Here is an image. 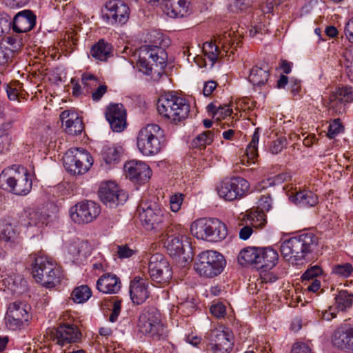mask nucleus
Returning a JSON list of instances; mask_svg holds the SVG:
<instances>
[{
	"label": "nucleus",
	"instance_id": "1",
	"mask_svg": "<svg viewBox=\"0 0 353 353\" xmlns=\"http://www.w3.org/2000/svg\"><path fill=\"white\" fill-rule=\"evenodd\" d=\"M318 247L317 236L312 232L306 231L284 241L280 250L287 261L298 263L312 257Z\"/></svg>",
	"mask_w": 353,
	"mask_h": 353
},
{
	"label": "nucleus",
	"instance_id": "2",
	"mask_svg": "<svg viewBox=\"0 0 353 353\" xmlns=\"http://www.w3.org/2000/svg\"><path fill=\"white\" fill-rule=\"evenodd\" d=\"M32 276L37 283L47 288H53L63 277L62 268L50 258L39 255L32 263Z\"/></svg>",
	"mask_w": 353,
	"mask_h": 353
},
{
	"label": "nucleus",
	"instance_id": "3",
	"mask_svg": "<svg viewBox=\"0 0 353 353\" xmlns=\"http://www.w3.org/2000/svg\"><path fill=\"white\" fill-rule=\"evenodd\" d=\"M157 110L161 117L176 124L188 118L190 105L184 98L168 92L159 99Z\"/></svg>",
	"mask_w": 353,
	"mask_h": 353
},
{
	"label": "nucleus",
	"instance_id": "4",
	"mask_svg": "<svg viewBox=\"0 0 353 353\" xmlns=\"http://www.w3.org/2000/svg\"><path fill=\"white\" fill-rule=\"evenodd\" d=\"M164 131L157 124H148L142 128L137 138L139 151L146 156L159 153L165 143Z\"/></svg>",
	"mask_w": 353,
	"mask_h": 353
},
{
	"label": "nucleus",
	"instance_id": "5",
	"mask_svg": "<svg viewBox=\"0 0 353 353\" xmlns=\"http://www.w3.org/2000/svg\"><path fill=\"white\" fill-rule=\"evenodd\" d=\"M192 235L199 239L219 242L228 235V229L224 223L218 219H200L193 222L190 227Z\"/></svg>",
	"mask_w": 353,
	"mask_h": 353
},
{
	"label": "nucleus",
	"instance_id": "6",
	"mask_svg": "<svg viewBox=\"0 0 353 353\" xmlns=\"http://www.w3.org/2000/svg\"><path fill=\"white\" fill-rule=\"evenodd\" d=\"M32 179L26 170L22 172L4 170L0 174L1 189L16 195H26L32 189Z\"/></svg>",
	"mask_w": 353,
	"mask_h": 353
},
{
	"label": "nucleus",
	"instance_id": "7",
	"mask_svg": "<svg viewBox=\"0 0 353 353\" xmlns=\"http://www.w3.org/2000/svg\"><path fill=\"white\" fill-rule=\"evenodd\" d=\"M139 212L142 225L147 230L163 232L170 225L166 223L168 214L155 202H141Z\"/></svg>",
	"mask_w": 353,
	"mask_h": 353
},
{
	"label": "nucleus",
	"instance_id": "8",
	"mask_svg": "<svg viewBox=\"0 0 353 353\" xmlns=\"http://www.w3.org/2000/svg\"><path fill=\"white\" fill-rule=\"evenodd\" d=\"M225 263V260L221 254L216 251L207 250L197 256L194 269L199 275L212 278L222 272Z\"/></svg>",
	"mask_w": 353,
	"mask_h": 353
},
{
	"label": "nucleus",
	"instance_id": "9",
	"mask_svg": "<svg viewBox=\"0 0 353 353\" xmlns=\"http://www.w3.org/2000/svg\"><path fill=\"white\" fill-rule=\"evenodd\" d=\"M65 170L73 175H81L87 172L93 164L90 153L81 148H72L63 157Z\"/></svg>",
	"mask_w": 353,
	"mask_h": 353
},
{
	"label": "nucleus",
	"instance_id": "10",
	"mask_svg": "<svg viewBox=\"0 0 353 353\" xmlns=\"http://www.w3.org/2000/svg\"><path fill=\"white\" fill-rule=\"evenodd\" d=\"M137 327L143 334L150 336L154 340H160L165 334V328L161 323L160 314L153 306L144 307L139 315Z\"/></svg>",
	"mask_w": 353,
	"mask_h": 353
},
{
	"label": "nucleus",
	"instance_id": "11",
	"mask_svg": "<svg viewBox=\"0 0 353 353\" xmlns=\"http://www.w3.org/2000/svg\"><path fill=\"white\" fill-rule=\"evenodd\" d=\"M164 246L168 254L174 258L184 254L185 246L189 247V242L184 234V230L178 224H170L161 232Z\"/></svg>",
	"mask_w": 353,
	"mask_h": 353
},
{
	"label": "nucleus",
	"instance_id": "12",
	"mask_svg": "<svg viewBox=\"0 0 353 353\" xmlns=\"http://www.w3.org/2000/svg\"><path fill=\"white\" fill-rule=\"evenodd\" d=\"M150 59L156 65L163 68L167 62V53L161 47L153 45L143 46L140 48L137 67L140 72L146 75L152 73V64L148 61Z\"/></svg>",
	"mask_w": 353,
	"mask_h": 353
},
{
	"label": "nucleus",
	"instance_id": "13",
	"mask_svg": "<svg viewBox=\"0 0 353 353\" xmlns=\"http://www.w3.org/2000/svg\"><path fill=\"white\" fill-rule=\"evenodd\" d=\"M250 183L245 179L236 176L223 181L218 187V194L225 201H232L244 197L249 192Z\"/></svg>",
	"mask_w": 353,
	"mask_h": 353
},
{
	"label": "nucleus",
	"instance_id": "14",
	"mask_svg": "<svg viewBox=\"0 0 353 353\" xmlns=\"http://www.w3.org/2000/svg\"><path fill=\"white\" fill-rule=\"evenodd\" d=\"M148 272L152 281L159 285L168 283L172 275L168 261L160 254H153L150 257Z\"/></svg>",
	"mask_w": 353,
	"mask_h": 353
},
{
	"label": "nucleus",
	"instance_id": "15",
	"mask_svg": "<svg viewBox=\"0 0 353 353\" xmlns=\"http://www.w3.org/2000/svg\"><path fill=\"white\" fill-rule=\"evenodd\" d=\"M100 206L92 201L77 203L70 210L71 219L76 223L84 224L93 221L100 214Z\"/></svg>",
	"mask_w": 353,
	"mask_h": 353
},
{
	"label": "nucleus",
	"instance_id": "16",
	"mask_svg": "<svg viewBox=\"0 0 353 353\" xmlns=\"http://www.w3.org/2000/svg\"><path fill=\"white\" fill-rule=\"evenodd\" d=\"M210 342L207 346L210 353H230L234 347V336L228 330L215 329L210 334Z\"/></svg>",
	"mask_w": 353,
	"mask_h": 353
},
{
	"label": "nucleus",
	"instance_id": "17",
	"mask_svg": "<svg viewBox=\"0 0 353 353\" xmlns=\"http://www.w3.org/2000/svg\"><path fill=\"white\" fill-rule=\"evenodd\" d=\"M98 194L101 201L112 208L123 204L128 198L126 193L112 181L101 183Z\"/></svg>",
	"mask_w": 353,
	"mask_h": 353
},
{
	"label": "nucleus",
	"instance_id": "18",
	"mask_svg": "<svg viewBox=\"0 0 353 353\" xmlns=\"http://www.w3.org/2000/svg\"><path fill=\"white\" fill-rule=\"evenodd\" d=\"M107 13L103 14V19L112 24L123 25L129 19L130 10L129 6L121 0H112L105 3Z\"/></svg>",
	"mask_w": 353,
	"mask_h": 353
},
{
	"label": "nucleus",
	"instance_id": "19",
	"mask_svg": "<svg viewBox=\"0 0 353 353\" xmlns=\"http://www.w3.org/2000/svg\"><path fill=\"white\" fill-rule=\"evenodd\" d=\"M126 177L130 181L142 184L149 181L152 176V170L144 162L131 160L124 165Z\"/></svg>",
	"mask_w": 353,
	"mask_h": 353
},
{
	"label": "nucleus",
	"instance_id": "20",
	"mask_svg": "<svg viewBox=\"0 0 353 353\" xmlns=\"http://www.w3.org/2000/svg\"><path fill=\"white\" fill-rule=\"evenodd\" d=\"M105 118L114 132H121L126 128V112L121 103L110 104L105 111Z\"/></svg>",
	"mask_w": 353,
	"mask_h": 353
},
{
	"label": "nucleus",
	"instance_id": "21",
	"mask_svg": "<svg viewBox=\"0 0 353 353\" xmlns=\"http://www.w3.org/2000/svg\"><path fill=\"white\" fill-rule=\"evenodd\" d=\"M163 12L171 18L184 17L190 13V2L188 0H161Z\"/></svg>",
	"mask_w": 353,
	"mask_h": 353
},
{
	"label": "nucleus",
	"instance_id": "22",
	"mask_svg": "<svg viewBox=\"0 0 353 353\" xmlns=\"http://www.w3.org/2000/svg\"><path fill=\"white\" fill-rule=\"evenodd\" d=\"M332 342L338 348L353 352V325H345L336 329Z\"/></svg>",
	"mask_w": 353,
	"mask_h": 353
},
{
	"label": "nucleus",
	"instance_id": "23",
	"mask_svg": "<svg viewBox=\"0 0 353 353\" xmlns=\"http://www.w3.org/2000/svg\"><path fill=\"white\" fill-rule=\"evenodd\" d=\"M36 19V15L30 10H24L18 12L12 19L13 30L19 33L30 31L35 26Z\"/></svg>",
	"mask_w": 353,
	"mask_h": 353
},
{
	"label": "nucleus",
	"instance_id": "24",
	"mask_svg": "<svg viewBox=\"0 0 353 353\" xmlns=\"http://www.w3.org/2000/svg\"><path fill=\"white\" fill-rule=\"evenodd\" d=\"M60 120L65 125V131L68 134L78 135L83 130L84 124L82 118L73 110H64L60 114Z\"/></svg>",
	"mask_w": 353,
	"mask_h": 353
},
{
	"label": "nucleus",
	"instance_id": "25",
	"mask_svg": "<svg viewBox=\"0 0 353 353\" xmlns=\"http://www.w3.org/2000/svg\"><path fill=\"white\" fill-rule=\"evenodd\" d=\"M81 334L74 325L63 324L59 325L54 334V341L61 346L75 343L80 339Z\"/></svg>",
	"mask_w": 353,
	"mask_h": 353
},
{
	"label": "nucleus",
	"instance_id": "26",
	"mask_svg": "<svg viewBox=\"0 0 353 353\" xmlns=\"http://www.w3.org/2000/svg\"><path fill=\"white\" fill-rule=\"evenodd\" d=\"M148 282L143 278L135 276L130 285V295L134 304H142L149 297Z\"/></svg>",
	"mask_w": 353,
	"mask_h": 353
},
{
	"label": "nucleus",
	"instance_id": "27",
	"mask_svg": "<svg viewBox=\"0 0 353 353\" xmlns=\"http://www.w3.org/2000/svg\"><path fill=\"white\" fill-rule=\"evenodd\" d=\"M48 215L39 210L28 208L21 213L19 223L24 227L35 226L39 228L47 225Z\"/></svg>",
	"mask_w": 353,
	"mask_h": 353
},
{
	"label": "nucleus",
	"instance_id": "28",
	"mask_svg": "<svg viewBox=\"0 0 353 353\" xmlns=\"http://www.w3.org/2000/svg\"><path fill=\"white\" fill-rule=\"evenodd\" d=\"M97 289L105 294H115L121 288V281L115 274L106 273L100 276L97 282Z\"/></svg>",
	"mask_w": 353,
	"mask_h": 353
},
{
	"label": "nucleus",
	"instance_id": "29",
	"mask_svg": "<svg viewBox=\"0 0 353 353\" xmlns=\"http://www.w3.org/2000/svg\"><path fill=\"white\" fill-rule=\"evenodd\" d=\"M112 50L113 47L110 43L101 39L92 46L90 54L96 60L105 61L112 56Z\"/></svg>",
	"mask_w": 353,
	"mask_h": 353
},
{
	"label": "nucleus",
	"instance_id": "30",
	"mask_svg": "<svg viewBox=\"0 0 353 353\" xmlns=\"http://www.w3.org/2000/svg\"><path fill=\"white\" fill-rule=\"evenodd\" d=\"M290 199L301 207L306 208L314 207L319 202L317 195L312 191L305 189L296 192L295 194L291 196Z\"/></svg>",
	"mask_w": 353,
	"mask_h": 353
},
{
	"label": "nucleus",
	"instance_id": "31",
	"mask_svg": "<svg viewBox=\"0 0 353 353\" xmlns=\"http://www.w3.org/2000/svg\"><path fill=\"white\" fill-rule=\"evenodd\" d=\"M260 262L257 268L270 270L276 265L279 259V254L276 250L272 248H261L259 254Z\"/></svg>",
	"mask_w": 353,
	"mask_h": 353
},
{
	"label": "nucleus",
	"instance_id": "32",
	"mask_svg": "<svg viewBox=\"0 0 353 353\" xmlns=\"http://www.w3.org/2000/svg\"><path fill=\"white\" fill-rule=\"evenodd\" d=\"M260 253L261 248L255 247L245 248L240 252L238 261L242 265L255 264L258 266L259 262H260Z\"/></svg>",
	"mask_w": 353,
	"mask_h": 353
},
{
	"label": "nucleus",
	"instance_id": "33",
	"mask_svg": "<svg viewBox=\"0 0 353 353\" xmlns=\"http://www.w3.org/2000/svg\"><path fill=\"white\" fill-rule=\"evenodd\" d=\"M269 77L270 70L268 65H255L250 70L249 81L253 85L261 86L268 82Z\"/></svg>",
	"mask_w": 353,
	"mask_h": 353
},
{
	"label": "nucleus",
	"instance_id": "34",
	"mask_svg": "<svg viewBox=\"0 0 353 353\" xmlns=\"http://www.w3.org/2000/svg\"><path fill=\"white\" fill-rule=\"evenodd\" d=\"M325 104L332 114H342L346 112V103L336 90L330 94L328 101Z\"/></svg>",
	"mask_w": 353,
	"mask_h": 353
},
{
	"label": "nucleus",
	"instance_id": "35",
	"mask_svg": "<svg viewBox=\"0 0 353 353\" xmlns=\"http://www.w3.org/2000/svg\"><path fill=\"white\" fill-rule=\"evenodd\" d=\"M122 152L121 147L106 146L103 149L101 157L107 165H114L120 162Z\"/></svg>",
	"mask_w": 353,
	"mask_h": 353
},
{
	"label": "nucleus",
	"instance_id": "36",
	"mask_svg": "<svg viewBox=\"0 0 353 353\" xmlns=\"http://www.w3.org/2000/svg\"><path fill=\"white\" fill-rule=\"evenodd\" d=\"M19 232L15 228L9 223L3 221L0 223V241L6 243H14L18 239Z\"/></svg>",
	"mask_w": 353,
	"mask_h": 353
},
{
	"label": "nucleus",
	"instance_id": "37",
	"mask_svg": "<svg viewBox=\"0 0 353 353\" xmlns=\"http://www.w3.org/2000/svg\"><path fill=\"white\" fill-rule=\"evenodd\" d=\"M259 141V128H256L252 134L251 141L248 145L245 150V159H242L241 162L243 164H245V161H246L247 164H250L251 163H254V159L258 157V150L257 145Z\"/></svg>",
	"mask_w": 353,
	"mask_h": 353
},
{
	"label": "nucleus",
	"instance_id": "38",
	"mask_svg": "<svg viewBox=\"0 0 353 353\" xmlns=\"http://www.w3.org/2000/svg\"><path fill=\"white\" fill-rule=\"evenodd\" d=\"M219 46L216 41L214 42L210 41L203 43V51L210 61H212V66L219 59L224 57V53L219 50Z\"/></svg>",
	"mask_w": 353,
	"mask_h": 353
},
{
	"label": "nucleus",
	"instance_id": "39",
	"mask_svg": "<svg viewBox=\"0 0 353 353\" xmlns=\"http://www.w3.org/2000/svg\"><path fill=\"white\" fill-rule=\"evenodd\" d=\"M335 304L338 310L346 311L353 304V294L346 290H341L335 296Z\"/></svg>",
	"mask_w": 353,
	"mask_h": 353
},
{
	"label": "nucleus",
	"instance_id": "40",
	"mask_svg": "<svg viewBox=\"0 0 353 353\" xmlns=\"http://www.w3.org/2000/svg\"><path fill=\"white\" fill-rule=\"evenodd\" d=\"M214 130L205 131L197 135L192 141V146L195 148L204 149L211 144L214 139Z\"/></svg>",
	"mask_w": 353,
	"mask_h": 353
},
{
	"label": "nucleus",
	"instance_id": "41",
	"mask_svg": "<svg viewBox=\"0 0 353 353\" xmlns=\"http://www.w3.org/2000/svg\"><path fill=\"white\" fill-rule=\"evenodd\" d=\"M343 57L342 65L345 68L346 75L350 81L353 82V46L345 49Z\"/></svg>",
	"mask_w": 353,
	"mask_h": 353
},
{
	"label": "nucleus",
	"instance_id": "42",
	"mask_svg": "<svg viewBox=\"0 0 353 353\" xmlns=\"http://www.w3.org/2000/svg\"><path fill=\"white\" fill-rule=\"evenodd\" d=\"M71 295L75 303H81L86 301L91 296L92 292L88 285H83L74 288Z\"/></svg>",
	"mask_w": 353,
	"mask_h": 353
},
{
	"label": "nucleus",
	"instance_id": "43",
	"mask_svg": "<svg viewBox=\"0 0 353 353\" xmlns=\"http://www.w3.org/2000/svg\"><path fill=\"white\" fill-rule=\"evenodd\" d=\"M81 82L83 85V92L85 94H88L99 84V79L94 75L89 73H83L81 75Z\"/></svg>",
	"mask_w": 353,
	"mask_h": 353
},
{
	"label": "nucleus",
	"instance_id": "44",
	"mask_svg": "<svg viewBox=\"0 0 353 353\" xmlns=\"http://www.w3.org/2000/svg\"><path fill=\"white\" fill-rule=\"evenodd\" d=\"M26 305L21 302L11 303L8 308L7 312L17 315L25 321H28V312L26 310Z\"/></svg>",
	"mask_w": 353,
	"mask_h": 353
},
{
	"label": "nucleus",
	"instance_id": "45",
	"mask_svg": "<svg viewBox=\"0 0 353 353\" xmlns=\"http://www.w3.org/2000/svg\"><path fill=\"white\" fill-rule=\"evenodd\" d=\"M353 272V267L349 263L334 265L332 268V274L340 277L347 278Z\"/></svg>",
	"mask_w": 353,
	"mask_h": 353
},
{
	"label": "nucleus",
	"instance_id": "46",
	"mask_svg": "<svg viewBox=\"0 0 353 353\" xmlns=\"http://www.w3.org/2000/svg\"><path fill=\"white\" fill-rule=\"evenodd\" d=\"M14 50L6 46L4 43H0V65L8 64L13 57Z\"/></svg>",
	"mask_w": 353,
	"mask_h": 353
},
{
	"label": "nucleus",
	"instance_id": "47",
	"mask_svg": "<svg viewBox=\"0 0 353 353\" xmlns=\"http://www.w3.org/2000/svg\"><path fill=\"white\" fill-rule=\"evenodd\" d=\"M343 129V125L341 123L340 119H335L330 123L327 135L330 139H334L342 132Z\"/></svg>",
	"mask_w": 353,
	"mask_h": 353
},
{
	"label": "nucleus",
	"instance_id": "48",
	"mask_svg": "<svg viewBox=\"0 0 353 353\" xmlns=\"http://www.w3.org/2000/svg\"><path fill=\"white\" fill-rule=\"evenodd\" d=\"M230 33L224 32L223 35L218 36L216 39L219 47H221V51L224 53V56L228 55V50L231 47Z\"/></svg>",
	"mask_w": 353,
	"mask_h": 353
},
{
	"label": "nucleus",
	"instance_id": "49",
	"mask_svg": "<svg viewBox=\"0 0 353 353\" xmlns=\"http://www.w3.org/2000/svg\"><path fill=\"white\" fill-rule=\"evenodd\" d=\"M5 321L7 327L10 330H16L21 326L25 320L17 317V315L6 312Z\"/></svg>",
	"mask_w": 353,
	"mask_h": 353
},
{
	"label": "nucleus",
	"instance_id": "50",
	"mask_svg": "<svg viewBox=\"0 0 353 353\" xmlns=\"http://www.w3.org/2000/svg\"><path fill=\"white\" fill-rule=\"evenodd\" d=\"M252 0H232L229 4V9L232 12L243 11L251 6Z\"/></svg>",
	"mask_w": 353,
	"mask_h": 353
},
{
	"label": "nucleus",
	"instance_id": "51",
	"mask_svg": "<svg viewBox=\"0 0 353 353\" xmlns=\"http://www.w3.org/2000/svg\"><path fill=\"white\" fill-rule=\"evenodd\" d=\"M283 3V0H265L261 4V11L264 14H269Z\"/></svg>",
	"mask_w": 353,
	"mask_h": 353
},
{
	"label": "nucleus",
	"instance_id": "52",
	"mask_svg": "<svg viewBox=\"0 0 353 353\" xmlns=\"http://www.w3.org/2000/svg\"><path fill=\"white\" fill-rule=\"evenodd\" d=\"M323 270L319 265H314L307 269L302 275L301 279L303 281H310L314 279L316 277L321 275Z\"/></svg>",
	"mask_w": 353,
	"mask_h": 353
},
{
	"label": "nucleus",
	"instance_id": "53",
	"mask_svg": "<svg viewBox=\"0 0 353 353\" xmlns=\"http://www.w3.org/2000/svg\"><path fill=\"white\" fill-rule=\"evenodd\" d=\"M339 96L343 97V99L347 103L353 101V88L349 86H345L342 88H338L336 89Z\"/></svg>",
	"mask_w": 353,
	"mask_h": 353
},
{
	"label": "nucleus",
	"instance_id": "54",
	"mask_svg": "<svg viewBox=\"0 0 353 353\" xmlns=\"http://www.w3.org/2000/svg\"><path fill=\"white\" fill-rule=\"evenodd\" d=\"M11 24L12 17L4 12L0 13V37L10 30Z\"/></svg>",
	"mask_w": 353,
	"mask_h": 353
},
{
	"label": "nucleus",
	"instance_id": "55",
	"mask_svg": "<svg viewBox=\"0 0 353 353\" xmlns=\"http://www.w3.org/2000/svg\"><path fill=\"white\" fill-rule=\"evenodd\" d=\"M183 196V194L181 193L175 194L170 196V205L172 212H176L181 209Z\"/></svg>",
	"mask_w": 353,
	"mask_h": 353
},
{
	"label": "nucleus",
	"instance_id": "56",
	"mask_svg": "<svg viewBox=\"0 0 353 353\" xmlns=\"http://www.w3.org/2000/svg\"><path fill=\"white\" fill-rule=\"evenodd\" d=\"M285 142L286 139L282 137L272 141L270 147V152L274 154L281 152L285 145Z\"/></svg>",
	"mask_w": 353,
	"mask_h": 353
},
{
	"label": "nucleus",
	"instance_id": "57",
	"mask_svg": "<svg viewBox=\"0 0 353 353\" xmlns=\"http://www.w3.org/2000/svg\"><path fill=\"white\" fill-rule=\"evenodd\" d=\"M259 205L263 211H269L272 208V198L269 193L261 196Z\"/></svg>",
	"mask_w": 353,
	"mask_h": 353
},
{
	"label": "nucleus",
	"instance_id": "58",
	"mask_svg": "<svg viewBox=\"0 0 353 353\" xmlns=\"http://www.w3.org/2000/svg\"><path fill=\"white\" fill-rule=\"evenodd\" d=\"M108 90L107 85L103 84L99 85L96 89H94L92 93V99L94 101H99L101 99L102 97L105 94V93Z\"/></svg>",
	"mask_w": 353,
	"mask_h": 353
},
{
	"label": "nucleus",
	"instance_id": "59",
	"mask_svg": "<svg viewBox=\"0 0 353 353\" xmlns=\"http://www.w3.org/2000/svg\"><path fill=\"white\" fill-rule=\"evenodd\" d=\"M117 254L121 259L129 258L134 254V250L130 249L127 245L117 246Z\"/></svg>",
	"mask_w": 353,
	"mask_h": 353
},
{
	"label": "nucleus",
	"instance_id": "60",
	"mask_svg": "<svg viewBox=\"0 0 353 353\" xmlns=\"http://www.w3.org/2000/svg\"><path fill=\"white\" fill-rule=\"evenodd\" d=\"M291 353H312V350L307 344L297 342L293 345Z\"/></svg>",
	"mask_w": 353,
	"mask_h": 353
},
{
	"label": "nucleus",
	"instance_id": "61",
	"mask_svg": "<svg viewBox=\"0 0 353 353\" xmlns=\"http://www.w3.org/2000/svg\"><path fill=\"white\" fill-rule=\"evenodd\" d=\"M250 30L251 37H254L257 33H263V32L266 30L265 26L261 23V19H260V22L253 21Z\"/></svg>",
	"mask_w": 353,
	"mask_h": 353
},
{
	"label": "nucleus",
	"instance_id": "62",
	"mask_svg": "<svg viewBox=\"0 0 353 353\" xmlns=\"http://www.w3.org/2000/svg\"><path fill=\"white\" fill-rule=\"evenodd\" d=\"M121 301H116L113 303V307L111 314L109 317V321L112 323L115 322L121 312Z\"/></svg>",
	"mask_w": 353,
	"mask_h": 353
},
{
	"label": "nucleus",
	"instance_id": "63",
	"mask_svg": "<svg viewBox=\"0 0 353 353\" xmlns=\"http://www.w3.org/2000/svg\"><path fill=\"white\" fill-rule=\"evenodd\" d=\"M210 312L216 317H222L225 314V306L221 303L213 305L210 307Z\"/></svg>",
	"mask_w": 353,
	"mask_h": 353
},
{
	"label": "nucleus",
	"instance_id": "64",
	"mask_svg": "<svg viewBox=\"0 0 353 353\" xmlns=\"http://www.w3.org/2000/svg\"><path fill=\"white\" fill-rule=\"evenodd\" d=\"M344 32L347 39L353 43V17L351 18L346 23Z\"/></svg>",
	"mask_w": 353,
	"mask_h": 353
}]
</instances>
